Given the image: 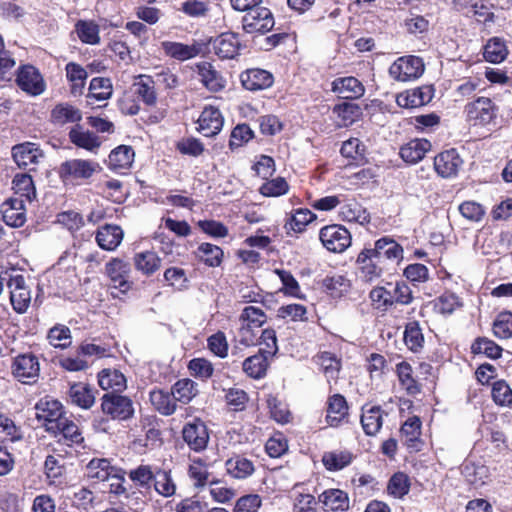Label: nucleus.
<instances>
[{
    "mask_svg": "<svg viewBox=\"0 0 512 512\" xmlns=\"http://www.w3.org/2000/svg\"><path fill=\"white\" fill-rule=\"evenodd\" d=\"M266 321L267 315L261 308L252 305L244 307L239 315L237 341L246 347L255 345L258 341V329Z\"/></svg>",
    "mask_w": 512,
    "mask_h": 512,
    "instance_id": "1",
    "label": "nucleus"
},
{
    "mask_svg": "<svg viewBox=\"0 0 512 512\" xmlns=\"http://www.w3.org/2000/svg\"><path fill=\"white\" fill-rule=\"evenodd\" d=\"M35 410L36 418L42 422L45 430L53 435L57 434L59 425L67 417L62 403L50 396L40 399L35 405Z\"/></svg>",
    "mask_w": 512,
    "mask_h": 512,
    "instance_id": "2",
    "label": "nucleus"
},
{
    "mask_svg": "<svg viewBox=\"0 0 512 512\" xmlns=\"http://www.w3.org/2000/svg\"><path fill=\"white\" fill-rule=\"evenodd\" d=\"M498 113V106L485 96H480L464 106V114L468 122L474 126H486L493 122Z\"/></svg>",
    "mask_w": 512,
    "mask_h": 512,
    "instance_id": "3",
    "label": "nucleus"
},
{
    "mask_svg": "<svg viewBox=\"0 0 512 512\" xmlns=\"http://www.w3.org/2000/svg\"><path fill=\"white\" fill-rule=\"evenodd\" d=\"M424 62L420 57L409 55L395 60L389 67V75L398 82H408L419 78L424 72Z\"/></svg>",
    "mask_w": 512,
    "mask_h": 512,
    "instance_id": "4",
    "label": "nucleus"
},
{
    "mask_svg": "<svg viewBox=\"0 0 512 512\" xmlns=\"http://www.w3.org/2000/svg\"><path fill=\"white\" fill-rule=\"evenodd\" d=\"M275 24L274 16L269 8L256 6L242 17V28L248 34H265Z\"/></svg>",
    "mask_w": 512,
    "mask_h": 512,
    "instance_id": "5",
    "label": "nucleus"
},
{
    "mask_svg": "<svg viewBox=\"0 0 512 512\" xmlns=\"http://www.w3.org/2000/svg\"><path fill=\"white\" fill-rule=\"evenodd\" d=\"M101 408L104 414L112 419L127 420L134 415L133 401L118 393H106L101 399Z\"/></svg>",
    "mask_w": 512,
    "mask_h": 512,
    "instance_id": "6",
    "label": "nucleus"
},
{
    "mask_svg": "<svg viewBox=\"0 0 512 512\" xmlns=\"http://www.w3.org/2000/svg\"><path fill=\"white\" fill-rule=\"evenodd\" d=\"M8 289L10 293V302L14 311L18 314L25 313L28 310L32 299L31 289L27 284L25 277L14 270L8 284Z\"/></svg>",
    "mask_w": 512,
    "mask_h": 512,
    "instance_id": "7",
    "label": "nucleus"
},
{
    "mask_svg": "<svg viewBox=\"0 0 512 512\" xmlns=\"http://www.w3.org/2000/svg\"><path fill=\"white\" fill-rule=\"evenodd\" d=\"M319 238L323 246L333 253H342L351 245L350 232L338 224L323 227Z\"/></svg>",
    "mask_w": 512,
    "mask_h": 512,
    "instance_id": "8",
    "label": "nucleus"
},
{
    "mask_svg": "<svg viewBox=\"0 0 512 512\" xmlns=\"http://www.w3.org/2000/svg\"><path fill=\"white\" fill-rule=\"evenodd\" d=\"M12 375L21 383L33 384L40 373L38 358L32 353L16 356L11 365Z\"/></svg>",
    "mask_w": 512,
    "mask_h": 512,
    "instance_id": "9",
    "label": "nucleus"
},
{
    "mask_svg": "<svg viewBox=\"0 0 512 512\" xmlns=\"http://www.w3.org/2000/svg\"><path fill=\"white\" fill-rule=\"evenodd\" d=\"M99 168L95 161L70 159L60 165L59 175L64 182L89 179Z\"/></svg>",
    "mask_w": 512,
    "mask_h": 512,
    "instance_id": "10",
    "label": "nucleus"
},
{
    "mask_svg": "<svg viewBox=\"0 0 512 512\" xmlns=\"http://www.w3.org/2000/svg\"><path fill=\"white\" fill-rule=\"evenodd\" d=\"M182 438L191 450L202 452L207 448L210 436L206 424L201 419L195 418L184 424Z\"/></svg>",
    "mask_w": 512,
    "mask_h": 512,
    "instance_id": "11",
    "label": "nucleus"
},
{
    "mask_svg": "<svg viewBox=\"0 0 512 512\" xmlns=\"http://www.w3.org/2000/svg\"><path fill=\"white\" fill-rule=\"evenodd\" d=\"M131 266L129 262L115 257L105 264V274L110 280L112 287L119 289L120 292H127L131 286L130 281Z\"/></svg>",
    "mask_w": 512,
    "mask_h": 512,
    "instance_id": "12",
    "label": "nucleus"
},
{
    "mask_svg": "<svg viewBox=\"0 0 512 512\" xmlns=\"http://www.w3.org/2000/svg\"><path fill=\"white\" fill-rule=\"evenodd\" d=\"M16 82L23 91L33 96L42 94L46 87L42 75L32 65L19 68Z\"/></svg>",
    "mask_w": 512,
    "mask_h": 512,
    "instance_id": "13",
    "label": "nucleus"
},
{
    "mask_svg": "<svg viewBox=\"0 0 512 512\" xmlns=\"http://www.w3.org/2000/svg\"><path fill=\"white\" fill-rule=\"evenodd\" d=\"M0 213L6 225L13 228L22 227L27 220L25 200L18 197L5 200L0 206Z\"/></svg>",
    "mask_w": 512,
    "mask_h": 512,
    "instance_id": "14",
    "label": "nucleus"
},
{
    "mask_svg": "<svg viewBox=\"0 0 512 512\" xmlns=\"http://www.w3.org/2000/svg\"><path fill=\"white\" fill-rule=\"evenodd\" d=\"M12 156L19 168L34 170L44 154L37 144L25 142L12 148Z\"/></svg>",
    "mask_w": 512,
    "mask_h": 512,
    "instance_id": "15",
    "label": "nucleus"
},
{
    "mask_svg": "<svg viewBox=\"0 0 512 512\" xmlns=\"http://www.w3.org/2000/svg\"><path fill=\"white\" fill-rule=\"evenodd\" d=\"M434 97L432 86H421L406 90L396 97V103L403 108H418L428 104Z\"/></svg>",
    "mask_w": 512,
    "mask_h": 512,
    "instance_id": "16",
    "label": "nucleus"
},
{
    "mask_svg": "<svg viewBox=\"0 0 512 512\" xmlns=\"http://www.w3.org/2000/svg\"><path fill=\"white\" fill-rule=\"evenodd\" d=\"M197 130L205 137L217 135L224 123V118L220 110L214 106H206L201 112L198 120Z\"/></svg>",
    "mask_w": 512,
    "mask_h": 512,
    "instance_id": "17",
    "label": "nucleus"
},
{
    "mask_svg": "<svg viewBox=\"0 0 512 512\" xmlns=\"http://www.w3.org/2000/svg\"><path fill=\"white\" fill-rule=\"evenodd\" d=\"M462 164L463 160L455 149L443 151L434 158L435 171L443 178L455 176Z\"/></svg>",
    "mask_w": 512,
    "mask_h": 512,
    "instance_id": "18",
    "label": "nucleus"
},
{
    "mask_svg": "<svg viewBox=\"0 0 512 512\" xmlns=\"http://www.w3.org/2000/svg\"><path fill=\"white\" fill-rule=\"evenodd\" d=\"M196 72L199 76V81L210 92H219L226 86V80L215 67L207 61L197 63Z\"/></svg>",
    "mask_w": 512,
    "mask_h": 512,
    "instance_id": "19",
    "label": "nucleus"
},
{
    "mask_svg": "<svg viewBox=\"0 0 512 512\" xmlns=\"http://www.w3.org/2000/svg\"><path fill=\"white\" fill-rule=\"evenodd\" d=\"M366 253L374 256L376 260H398L403 256V248L392 238L382 237L374 243L373 248H365Z\"/></svg>",
    "mask_w": 512,
    "mask_h": 512,
    "instance_id": "20",
    "label": "nucleus"
},
{
    "mask_svg": "<svg viewBox=\"0 0 512 512\" xmlns=\"http://www.w3.org/2000/svg\"><path fill=\"white\" fill-rule=\"evenodd\" d=\"M240 79L243 87L250 91L267 89L274 82L273 75L269 71L259 68L244 71Z\"/></svg>",
    "mask_w": 512,
    "mask_h": 512,
    "instance_id": "21",
    "label": "nucleus"
},
{
    "mask_svg": "<svg viewBox=\"0 0 512 512\" xmlns=\"http://www.w3.org/2000/svg\"><path fill=\"white\" fill-rule=\"evenodd\" d=\"M123 230L118 225L105 224L96 232V242L99 247L106 251H114L123 240Z\"/></svg>",
    "mask_w": 512,
    "mask_h": 512,
    "instance_id": "22",
    "label": "nucleus"
},
{
    "mask_svg": "<svg viewBox=\"0 0 512 512\" xmlns=\"http://www.w3.org/2000/svg\"><path fill=\"white\" fill-rule=\"evenodd\" d=\"M332 91L343 99H358L363 96L365 88L357 78L349 76L335 79Z\"/></svg>",
    "mask_w": 512,
    "mask_h": 512,
    "instance_id": "23",
    "label": "nucleus"
},
{
    "mask_svg": "<svg viewBox=\"0 0 512 512\" xmlns=\"http://www.w3.org/2000/svg\"><path fill=\"white\" fill-rule=\"evenodd\" d=\"M348 404L344 396L334 394L328 398L326 421L331 427L339 426L348 417Z\"/></svg>",
    "mask_w": 512,
    "mask_h": 512,
    "instance_id": "24",
    "label": "nucleus"
},
{
    "mask_svg": "<svg viewBox=\"0 0 512 512\" xmlns=\"http://www.w3.org/2000/svg\"><path fill=\"white\" fill-rule=\"evenodd\" d=\"M386 412L380 406H364L361 414V425L368 436H375L383 425Z\"/></svg>",
    "mask_w": 512,
    "mask_h": 512,
    "instance_id": "25",
    "label": "nucleus"
},
{
    "mask_svg": "<svg viewBox=\"0 0 512 512\" xmlns=\"http://www.w3.org/2000/svg\"><path fill=\"white\" fill-rule=\"evenodd\" d=\"M227 474L234 479H246L250 477L255 466L251 460L240 454H235L225 461Z\"/></svg>",
    "mask_w": 512,
    "mask_h": 512,
    "instance_id": "26",
    "label": "nucleus"
},
{
    "mask_svg": "<svg viewBox=\"0 0 512 512\" xmlns=\"http://www.w3.org/2000/svg\"><path fill=\"white\" fill-rule=\"evenodd\" d=\"M65 74L70 84V93L73 96L82 95L88 78L86 69L76 62H69L65 66Z\"/></svg>",
    "mask_w": 512,
    "mask_h": 512,
    "instance_id": "27",
    "label": "nucleus"
},
{
    "mask_svg": "<svg viewBox=\"0 0 512 512\" xmlns=\"http://www.w3.org/2000/svg\"><path fill=\"white\" fill-rule=\"evenodd\" d=\"M164 53L178 61H186L196 57L200 53V46L197 44L187 45L180 42L163 41L161 43Z\"/></svg>",
    "mask_w": 512,
    "mask_h": 512,
    "instance_id": "28",
    "label": "nucleus"
},
{
    "mask_svg": "<svg viewBox=\"0 0 512 512\" xmlns=\"http://www.w3.org/2000/svg\"><path fill=\"white\" fill-rule=\"evenodd\" d=\"M431 143L426 139H413L400 148L401 158L409 164L421 161L430 150Z\"/></svg>",
    "mask_w": 512,
    "mask_h": 512,
    "instance_id": "29",
    "label": "nucleus"
},
{
    "mask_svg": "<svg viewBox=\"0 0 512 512\" xmlns=\"http://www.w3.org/2000/svg\"><path fill=\"white\" fill-rule=\"evenodd\" d=\"M240 42L234 33H222L213 42L215 53L223 59H232L238 54Z\"/></svg>",
    "mask_w": 512,
    "mask_h": 512,
    "instance_id": "30",
    "label": "nucleus"
},
{
    "mask_svg": "<svg viewBox=\"0 0 512 512\" xmlns=\"http://www.w3.org/2000/svg\"><path fill=\"white\" fill-rule=\"evenodd\" d=\"M326 511L344 512L349 508V498L347 494L339 489H330L324 491L320 497Z\"/></svg>",
    "mask_w": 512,
    "mask_h": 512,
    "instance_id": "31",
    "label": "nucleus"
},
{
    "mask_svg": "<svg viewBox=\"0 0 512 512\" xmlns=\"http://www.w3.org/2000/svg\"><path fill=\"white\" fill-rule=\"evenodd\" d=\"M98 383L103 390L111 393L122 392L127 387V380L122 372L116 369H104L98 374Z\"/></svg>",
    "mask_w": 512,
    "mask_h": 512,
    "instance_id": "32",
    "label": "nucleus"
},
{
    "mask_svg": "<svg viewBox=\"0 0 512 512\" xmlns=\"http://www.w3.org/2000/svg\"><path fill=\"white\" fill-rule=\"evenodd\" d=\"M71 403L83 408L89 409L95 403V395L93 389L84 383H74L68 391Z\"/></svg>",
    "mask_w": 512,
    "mask_h": 512,
    "instance_id": "33",
    "label": "nucleus"
},
{
    "mask_svg": "<svg viewBox=\"0 0 512 512\" xmlns=\"http://www.w3.org/2000/svg\"><path fill=\"white\" fill-rule=\"evenodd\" d=\"M133 262L136 270L146 276L154 274L161 267V258L150 250L136 253Z\"/></svg>",
    "mask_w": 512,
    "mask_h": 512,
    "instance_id": "34",
    "label": "nucleus"
},
{
    "mask_svg": "<svg viewBox=\"0 0 512 512\" xmlns=\"http://www.w3.org/2000/svg\"><path fill=\"white\" fill-rule=\"evenodd\" d=\"M133 84L135 93L148 106H154L157 102V94L155 91V82L152 76L138 75Z\"/></svg>",
    "mask_w": 512,
    "mask_h": 512,
    "instance_id": "35",
    "label": "nucleus"
},
{
    "mask_svg": "<svg viewBox=\"0 0 512 512\" xmlns=\"http://www.w3.org/2000/svg\"><path fill=\"white\" fill-rule=\"evenodd\" d=\"M357 263L359 265L361 277L366 281H372L381 275V262L376 260V258L370 255V253H366V249H363L359 253Z\"/></svg>",
    "mask_w": 512,
    "mask_h": 512,
    "instance_id": "36",
    "label": "nucleus"
},
{
    "mask_svg": "<svg viewBox=\"0 0 512 512\" xmlns=\"http://www.w3.org/2000/svg\"><path fill=\"white\" fill-rule=\"evenodd\" d=\"M12 189L16 195L15 197L24 199L25 202H32L36 198V188L29 174H16L12 181Z\"/></svg>",
    "mask_w": 512,
    "mask_h": 512,
    "instance_id": "37",
    "label": "nucleus"
},
{
    "mask_svg": "<svg viewBox=\"0 0 512 512\" xmlns=\"http://www.w3.org/2000/svg\"><path fill=\"white\" fill-rule=\"evenodd\" d=\"M508 53L506 41L501 37H492L484 46L483 56L486 61L498 64L507 58Z\"/></svg>",
    "mask_w": 512,
    "mask_h": 512,
    "instance_id": "38",
    "label": "nucleus"
},
{
    "mask_svg": "<svg viewBox=\"0 0 512 512\" xmlns=\"http://www.w3.org/2000/svg\"><path fill=\"white\" fill-rule=\"evenodd\" d=\"M50 117L54 124L64 125L79 122L82 119V114L81 111L73 105L60 103L52 109Z\"/></svg>",
    "mask_w": 512,
    "mask_h": 512,
    "instance_id": "39",
    "label": "nucleus"
},
{
    "mask_svg": "<svg viewBox=\"0 0 512 512\" xmlns=\"http://www.w3.org/2000/svg\"><path fill=\"white\" fill-rule=\"evenodd\" d=\"M70 141L77 147L94 151L99 148V137L90 131L83 130L80 126L72 128L69 132Z\"/></svg>",
    "mask_w": 512,
    "mask_h": 512,
    "instance_id": "40",
    "label": "nucleus"
},
{
    "mask_svg": "<svg viewBox=\"0 0 512 512\" xmlns=\"http://www.w3.org/2000/svg\"><path fill=\"white\" fill-rule=\"evenodd\" d=\"M268 354L260 350L257 354L246 358L243 362L244 372L255 379L262 378L268 367Z\"/></svg>",
    "mask_w": 512,
    "mask_h": 512,
    "instance_id": "41",
    "label": "nucleus"
},
{
    "mask_svg": "<svg viewBox=\"0 0 512 512\" xmlns=\"http://www.w3.org/2000/svg\"><path fill=\"white\" fill-rule=\"evenodd\" d=\"M171 394L176 402L188 404L197 394V384L191 379L178 380L171 388Z\"/></svg>",
    "mask_w": 512,
    "mask_h": 512,
    "instance_id": "42",
    "label": "nucleus"
},
{
    "mask_svg": "<svg viewBox=\"0 0 512 512\" xmlns=\"http://www.w3.org/2000/svg\"><path fill=\"white\" fill-rule=\"evenodd\" d=\"M134 160V151L130 146L121 145L109 154L108 164L113 170L129 168Z\"/></svg>",
    "mask_w": 512,
    "mask_h": 512,
    "instance_id": "43",
    "label": "nucleus"
},
{
    "mask_svg": "<svg viewBox=\"0 0 512 512\" xmlns=\"http://www.w3.org/2000/svg\"><path fill=\"white\" fill-rule=\"evenodd\" d=\"M150 401L154 408L165 416L172 415L177 408L176 401L171 392L169 393L160 389L150 392Z\"/></svg>",
    "mask_w": 512,
    "mask_h": 512,
    "instance_id": "44",
    "label": "nucleus"
},
{
    "mask_svg": "<svg viewBox=\"0 0 512 512\" xmlns=\"http://www.w3.org/2000/svg\"><path fill=\"white\" fill-rule=\"evenodd\" d=\"M55 436H60L59 441H63L68 446L80 444L84 440L78 425L68 417L61 422Z\"/></svg>",
    "mask_w": 512,
    "mask_h": 512,
    "instance_id": "45",
    "label": "nucleus"
},
{
    "mask_svg": "<svg viewBox=\"0 0 512 512\" xmlns=\"http://www.w3.org/2000/svg\"><path fill=\"white\" fill-rule=\"evenodd\" d=\"M113 93L112 82L109 78L95 77L90 81L87 98L94 101H106Z\"/></svg>",
    "mask_w": 512,
    "mask_h": 512,
    "instance_id": "46",
    "label": "nucleus"
},
{
    "mask_svg": "<svg viewBox=\"0 0 512 512\" xmlns=\"http://www.w3.org/2000/svg\"><path fill=\"white\" fill-rule=\"evenodd\" d=\"M316 361L320 365L328 382L336 380L341 368L340 359L331 352H321L316 356Z\"/></svg>",
    "mask_w": 512,
    "mask_h": 512,
    "instance_id": "47",
    "label": "nucleus"
},
{
    "mask_svg": "<svg viewBox=\"0 0 512 512\" xmlns=\"http://www.w3.org/2000/svg\"><path fill=\"white\" fill-rule=\"evenodd\" d=\"M396 372L402 388L410 395H416L421 391L420 385L413 377L411 365L402 361L396 365Z\"/></svg>",
    "mask_w": 512,
    "mask_h": 512,
    "instance_id": "48",
    "label": "nucleus"
},
{
    "mask_svg": "<svg viewBox=\"0 0 512 512\" xmlns=\"http://www.w3.org/2000/svg\"><path fill=\"white\" fill-rule=\"evenodd\" d=\"M196 256L210 267H217L221 264L223 259V250L211 243H201L197 251L195 252Z\"/></svg>",
    "mask_w": 512,
    "mask_h": 512,
    "instance_id": "49",
    "label": "nucleus"
},
{
    "mask_svg": "<svg viewBox=\"0 0 512 512\" xmlns=\"http://www.w3.org/2000/svg\"><path fill=\"white\" fill-rule=\"evenodd\" d=\"M87 475L90 478L100 481L111 479V476L116 472V469L111 466L108 459H92L87 467Z\"/></svg>",
    "mask_w": 512,
    "mask_h": 512,
    "instance_id": "50",
    "label": "nucleus"
},
{
    "mask_svg": "<svg viewBox=\"0 0 512 512\" xmlns=\"http://www.w3.org/2000/svg\"><path fill=\"white\" fill-rule=\"evenodd\" d=\"M79 39L86 44L96 45L100 42L99 26L93 21L79 20L75 25Z\"/></svg>",
    "mask_w": 512,
    "mask_h": 512,
    "instance_id": "51",
    "label": "nucleus"
},
{
    "mask_svg": "<svg viewBox=\"0 0 512 512\" xmlns=\"http://www.w3.org/2000/svg\"><path fill=\"white\" fill-rule=\"evenodd\" d=\"M153 481L154 488L158 494L164 497H170L175 494L176 485L171 477L170 471L157 468Z\"/></svg>",
    "mask_w": 512,
    "mask_h": 512,
    "instance_id": "52",
    "label": "nucleus"
},
{
    "mask_svg": "<svg viewBox=\"0 0 512 512\" xmlns=\"http://www.w3.org/2000/svg\"><path fill=\"white\" fill-rule=\"evenodd\" d=\"M342 220L348 222H358L360 224L369 222V214L356 201H351L343 205L340 209Z\"/></svg>",
    "mask_w": 512,
    "mask_h": 512,
    "instance_id": "53",
    "label": "nucleus"
},
{
    "mask_svg": "<svg viewBox=\"0 0 512 512\" xmlns=\"http://www.w3.org/2000/svg\"><path fill=\"white\" fill-rule=\"evenodd\" d=\"M401 437L404 439L405 444L409 447H414L415 442L419 440L421 435V420L417 416L408 418L401 426Z\"/></svg>",
    "mask_w": 512,
    "mask_h": 512,
    "instance_id": "54",
    "label": "nucleus"
},
{
    "mask_svg": "<svg viewBox=\"0 0 512 512\" xmlns=\"http://www.w3.org/2000/svg\"><path fill=\"white\" fill-rule=\"evenodd\" d=\"M474 354H484L491 359H498L502 355V347L486 337H478L471 345Z\"/></svg>",
    "mask_w": 512,
    "mask_h": 512,
    "instance_id": "55",
    "label": "nucleus"
},
{
    "mask_svg": "<svg viewBox=\"0 0 512 512\" xmlns=\"http://www.w3.org/2000/svg\"><path fill=\"white\" fill-rule=\"evenodd\" d=\"M315 218L314 213L306 208H299L291 215L285 227L294 232H303L306 226Z\"/></svg>",
    "mask_w": 512,
    "mask_h": 512,
    "instance_id": "56",
    "label": "nucleus"
},
{
    "mask_svg": "<svg viewBox=\"0 0 512 512\" xmlns=\"http://www.w3.org/2000/svg\"><path fill=\"white\" fill-rule=\"evenodd\" d=\"M493 334L499 339L512 338V313L504 311L499 313L493 322Z\"/></svg>",
    "mask_w": 512,
    "mask_h": 512,
    "instance_id": "57",
    "label": "nucleus"
},
{
    "mask_svg": "<svg viewBox=\"0 0 512 512\" xmlns=\"http://www.w3.org/2000/svg\"><path fill=\"white\" fill-rule=\"evenodd\" d=\"M404 342L411 351L416 352L422 348L424 336L418 322L412 321L406 325L404 331Z\"/></svg>",
    "mask_w": 512,
    "mask_h": 512,
    "instance_id": "58",
    "label": "nucleus"
},
{
    "mask_svg": "<svg viewBox=\"0 0 512 512\" xmlns=\"http://www.w3.org/2000/svg\"><path fill=\"white\" fill-rule=\"evenodd\" d=\"M155 473L156 469L154 470L152 466L142 464L137 468L130 470L128 476L130 480L137 486L149 489L151 487Z\"/></svg>",
    "mask_w": 512,
    "mask_h": 512,
    "instance_id": "59",
    "label": "nucleus"
},
{
    "mask_svg": "<svg viewBox=\"0 0 512 512\" xmlns=\"http://www.w3.org/2000/svg\"><path fill=\"white\" fill-rule=\"evenodd\" d=\"M352 455L349 452H328L323 455L322 462L326 469L337 471L349 465Z\"/></svg>",
    "mask_w": 512,
    "mask_h": 512,
    "instance_id": "60",
    "label": "nucleus"
},
{
    "mask_svg": "<svg viewBox=\"0 0 512 512\" xmlns=\"http://www.w3.org/2000/svg\"><path fill=\"white\" fill-rule=\"evenodd\" d=\"M289 191V184L283 177H276L266 181L259 188L260 194L265 197H279Z\"/></svg>",
    "mask_w": 512,
    "mask_h": 512,
    "instance_id": "61",
    "label": "nucleus"
},
{
    "mask_svg": "<svg viewBox=\"0 0 512 512\" xmlns=\"http://www.w3.org/2000/svg\"><path fill=\"white\" fill-rule=\"evenodd\" d=\"M492 398L494 402L503 407L512 405V389L504 380L494 382L492 386Z\"/></svg>",
    "mask_w": 512,
    "mask_h": 512,
    "instance_id": "62",
    "label": "nucleus"
},
{
    "mask_svg": "<svg viewBox=\"0 0 512 512\" xmlns=\"http://www.w3.org/2000/svg\"><path fill=\"white\" fill-rule=\"evenodd\" d=\"M268 408L270 411L271 417L278 423L286 424L290 422L291 413L288 409V406L277 399L274 396H269L267 399Z\"/></svg>",
    "mask_w": 512,
    "mask_h": 512,
    "instance_id": "63",
    "label": "nucleus"
},
{
    "mask_svg": "<svg viewBox=\"0 0 512 512\" xmlns=\"http://www.w3.org/2000/svg\"><path fill=\"white\" fill-rule=\"evenodd\" d=\"M261 506L262 499L258 494H247L237 499L233 512H258Z\"/></svg>",
    "mask_w": 512,
    "mask_h": 512,
    "instance_id": "64",
    "label": "nucleus"
}]
</instances>
